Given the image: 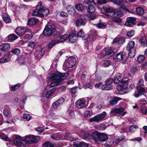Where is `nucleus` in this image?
<instances>
[{
  "label": "nucleus",
  "instance_id": "f8f14e48",
  "mask_svg": "<svg viewBox=\"0 0 147 147\" xmlns=\"http://www.w3.org/2000/svg\"><path fill=\"white\" fill-rule=\"evenodd\" d=\"M136 19L135 18L128 17L125 25L127 26H132L135 24Z\"/></svg>",
  "mask_w": 147,
  "mask_h": 147
},
{
  "label": "nucleus",
  "instance_id": "680f3d73",
  "mask_svg": "<svg viewBox=\"0 0 147 147\" xmlns=\"http://www.w3.org/2000/svg\"><path fill=\"white\" fill-rule=\"evenodd\" d=\"M128 79L126 77H124L122 80L121 81V82L122 83H126L128 82Z\"/></svg>",
  "mask_w": 147,
  "mask_h": 147
},
{
  "label": "nucleus",
  "instance_id": "bf43d9fd",
  "mask_svg": "<svg viewBox=\"0 0 147 147\" xmlns=\"http://www.w3.org/2000/svg\"><path fill=\"white\" fill-rule=\"evenodd\" d=\"M134 31H131L128 32L127 33V35L129 37H131L134 34Z\"/></svg>",
  "mask_w": 147,
  "mask_h": 147
},
{
  "label": "nucleus",
  "instance_id": "13d9d810",
  "mask_svg": "<svg viewBox=\"0 0 147 147\" xmlns=\"http://www.w3.org/2000/svg\"><path fill=\"white\" fill-rule=\"evenodd\" d=\"M141 112L144 114H145L147 113V109L145 107H142L140 109Z\"/></svg>",
  "mask_w": 147,
  "mask_h": 147
},
{
  "label": "nucleus",
  "instance_id": "2eb2a0df",
  "mask_svg": "<svg viewBox=\"0 0 147 147\" xmlns=\"http://www.w3.org/2000/svg\"><path fill=\"white\" fill-rule=\"evenodd\" d=\"M81 135L83 137L84 139L87 140H89L92 139H93V134L92 135V136L87 132L83 131L81 133Z\"/></svg>",
  "mask_w": 147,
  "mask_h": 147
},
{
  "label": "nucleus",
  "instance_id": "5fc2aeb1",
  "mask_svg": "<svg viewBox=\"0 0 147 147\" xmlns=\"http://www.w3.org/2000/svg\"><path fill=\"white\" fill-rule=\"evenodd\" d=\"M106 24L102 23H99L97 25V27L100 28H104L106 27Z\"/></svg>",
  "mask_w": 147,
  "mask_h": 147
},
{
  "label": "nucleus",
  "instance_id": "f704fd0d",
  "mask_svg": "<svg viewBox=\"0 0 147 147\" xmlns=\"http://www.w3.org/2000/svg\"><path fill=\"white\" fill-rule=\"evenodd\" d=\"M9 60V58L8 55L5 56L3 58L0 59V63H3L8 62Z\"/></svg>",
  "mask_w": 147,
  "mask_h": 147
},
{
  "label": "nucleus",
  "instance_id": "6e6552de",
  "mask_svg": "<svg viewBox=\"0 0 147 147\" xmlns=\"http://www.w3.org/2000/svg\"><path fill=\"white\" fill-rule=\"evenodd\" d=\"M76 63V59L73 57H71L68 58L67 60L64 65L67 68H71L75 65Z\"/></svg>",
  "mask_w": 147,
  "mask_h": 147
},
{
  "label": "nucleus",
  "instance_id": "58836bf2",
  "mask_svg": "<svg viewBox=\"0 0 147 147\" xmlns=\"http://www.w3.org/2000/svg\"><path fill=\"white\" fill-rule=\"evenodd\" d=\"M43 147H53L54 145L50 141H48L45 143L43 145Z\"/></svg>",
  "mask_w": 147,
  "mask_h": 147
},
{
  "label": "nucleus",
  "instance_id": "dca6fc26",
  "mask_svg": "<svg viewBox=\"0 0 147 147\" xmlns=\"http://www.w3.org/2000/svg\"><path fill=\"white\" fill-rule=\"evenodd\" d=\"M33 135L32 134L27 135L24 136V144H26V146L27 143H32V138H33Z\"/></svg>",
  "mask_w": 147,
  "mask_h": 147
},
{
  "label": "nucleus",
  "instance_id": "aec40b11",
  "mask_svg": "<svg viewBox=\"0 0 147 147\" xmlns=\"http://www.w3.org/2000/svg\"><path fill=\"white\" fill-rule=\"evenodd\" d=\"M125 39L123 37L116 38L113 40V42L117 43L119 44H122L125 42Z\"/></svg>",
  "mask_w": 147,
  "mask_h": 147
},
{
  "label": "nucleus",
  "instance_id": "9d476101",
  "mask_svg": "<svg viewBox=\"0 0 147 147\" xmlns=\"http://www.w3.org/2000/svg\"><path fill=\"white\" fill-rule=\"evenodd\" d=\"M48 9H46L43 11V13H42L37 9L33 11L32 13V15L34 16H36L40 17H44L45 16H47L49 13Z\"/></svg>",
  "mask_w": 147,
  "mask_h": 147
},
{
  "label": "nucleus",
  "instance_id": "09e8293b",
  "mask_svg": "<svg viewBox=\"0 0 147 147\" xmlns=\"http://www.w3.org/2000/svg\"><path fill=\"white\" fill-rule=\"evenodd\" d=\"M85 37L86 38H87L86 39L85 38L84 40L85 42H86L87 41L89 42L91 41L92 40H94L95 39V37H93L91 39V38L88 35L87 36H86Z\"/></svg>",
  "mask_w": 147,
  "mask_h": 147
},
{
  "label": "nucleus",
  "instance_id": "603ef678",
  "mask_svg": "<svg viewBox=\"0 0 147 147\" xmlns=\"http://www.w3.org/2000/svg\"><path fill=\"white\" fill-rule=\"evenodd\" d=\"M145 59V57L144 55H140L138 56V62H142Z\"/></svg>",
  "mask_w": 147,
  "mask_h": 147
},
{
  "label": "nucleus",
  "instance_id": "cd10ccee",
  "mask_svg": "<svg viewBox=\"0 0 147 147\" xmlns=\"http://www.w3.org/2000/svg\"><path fill=\"white\" fill-rule=\"evenodd\" d=\"M135 45V42L132 40L129 42L127 45L126 49L127 51H129L132 49Z\"/></svg>",
  "mask_w": 147,
  "mask_h": 147
},
{
  "label": "nucleus",
  "instance_id": "9b49d317",
  "mask_svg": "<svg viewBox=\"0 0 147 147\" xmlns=\"http://www.w3.org/2000/svg\"><path fill=\"white\" fill-rule=\"evenodd\" d=\"M124 109L122 108L113 109L111 110L110 112V114H119L121 115L122 116H123L127 113L126 112L124 111Z\"/></svg>",
  "mask_w": 147,
  "mask_h": 147
},
{
  "label": "nucleus",
  "instance_id": "69168bd1",
  "mask_svg": "<svg viewBox=\"0 0 147 147\" xmlns=\"http://www.w3.org/2000/svg\"><path fill=\"white\" fill-rule=\"evenodd\" d=\"M80 147H88V144L84 142H80Z\"/></svg>",
  "mask_w": 147,
  "mask_h": 147
},
{
  "label": "nucleus",
  "instance_id": "6e6d98bb",
  "mask_svg": "<svg viewBox=\"0 0 147 147\" xmlns=\"http://www.w3.org/2000/svg\"><path fill=\"white\" fill-rule=\"evenodd\" d=\"M64 101V99L63 97L60 98L58 100L56 101V102L58 103V105H60L62 104L63 103Z\"/></svg>",
  "mask_w": 147,
  "mask_h": 147
},
{
  "label": "nucleus",
  "instance_id": "de8ad7c7",
  "mask_svg": "<svg viewBox=\"0 0 147 147\" xmlns=\"http://www.w3.org/2000/svg\"><path fill=\"white\" fill-rule=\"evenodd\" d=\"M31 118L32 117L30 114H25L24 115V119H26L27 121H29L30 120Z\"/></svg>",
  "mask_w": 147,
  "mask_h": 147
},
{
  "label": "nucleus",
  "instance_id": "423d86ee",
  "mask_svg": "<svg viewBox=\"0 0 147 147\" xmlns=\"http://www.w3.org/2000/svg\"><path fill=\"white\" fill-rule=\"evenodd\" d=\"M68 38H69V36L67 34H65L62 36L58 40H54L51 41L49 44V47L51 49L53 46L56 44L65 41Z\"/></svg>",
  "mask_w": 147,
  "mask_h": 147
},
{
  "label": "nucleus",
  "instance_id": "37998d69",
  "mask_svg": "<svg viewBox=\"0 0 147 147\" xmlns=\"http://www.w3.org/2000/svg\"><path fill=\"white\" fill-rule=\"evenodd\" d=\"M11 52L14 54L18 55L20 53V51L18 49L15 48L12 50Z\"/></svg>",
  "mask_w": 147,
  "mask_h": 147
},
{
  "label": "nucleus",
  "instance_id": "4be33fe9",
  "mask_svg": "<svg viewBox=\"0 0 147 147\" xmlns=\"http://www.w3.org/2000/svg\"><path fill=\"white\" fill-rule=\"evenodd\" d=\"M139 43L143 47H147V40L145 36L141 37L139 40Z\"/></svg>",
  "mask_w": 147,
  "mask_h": 147
},
{
  "label": "nucleus",
  "instance_id": "412c9836",
  "mask_svg": "<svg viewBox=\"0 0 147 147\" xmlns=\"http://www.w3.org/2000/svg\"><path fill=\"white\" fill-rule=\"evenodd\" d=\"M36 9L42 13H43V11L45 10L48 9L42 5V3L41 2H39L38 4L36 6Z\"/></svg>",
  "mask_w": 147,
  "mask_h": 147
},
{
  "label": "nucleus",
  "instance_id": "a19ab883",
  "mask_svg": "<svg viewBox=\"0 0 147 147\" xmlns=\"http://www.w3.org/2000/svg\"><path fill=\"white\" fill-rule=\"evenodd\" d=\"M33 138H32V143L38 142L40 140V138L38 136H35L33 135Z\"/></svg>",
  "mask_w": 147,
  "mask_h": 147
},
{
  "label": "nucleus",
  "instance_id": "49530a36",
  "mask_svg": "<svg viewBox=\"0 0 147 147\" xmlns=\"http://www.w3.org/2000/svg\"><path fill=\"white\" fill-rule=\"evenodd\" d=\"M77 37H83L84 36V33L82 30H80L76 34Z\"/></svg>",
  "mask_w": 147,
  "mask_h": 147
},
{
  "label": "nucleus",
  "instance_id": "e433bc0d",
  "mask_svg": "<svg viewBox=\"0 0 147 147\" xmlns=\"http://www.w3.org/2000/svg\"><path fill=\"white\" fill-rule=\"evenodd\" d=\"M95 10V7L93 5H90L87 9V11L89 13H93Z\"/></svg>",
  "mask_w": 147,
  "mask_h": 147
},
{
  "label": "nucleus",
  "instance_id": "c03bdc74",
  "mask_svg": "<svg viewBox=\"0 0 147 147\" xmlns=\"http://www.w3.org/2000/svg\"><path fill=\"white\" fill-rule=\"evenodd\" d=\"M0 138L6 141H8L9 140V139L4 134L1 133H0Z\"/></svg>",
  "mask_w": 147,
  "mask_h": 147
},
{
  "label": "nucleus",
  "instance_id": "7c9ffc66",
  "mask_svg": "<svg viewBox=\"0 0 147 147\" xmlns=\"http://www.w3.org/2000/svg\"><path fill=\"white\" fill-rule=\"evenodd\" d=\"M3 113L4 115L7 117H10L11 113L10 111V108L8 106L5 107L3 111Z\"/></svg>",
  "mask_w": 147,
  "mask_h": 147
},
{
  "label": "nucleus",
  "instance_id": "052dcab7",
  "mask_svg": "<svg viewBox=\"0 0 147 147\" xmlns=\"http://www.w3.org/2000/svg\"><path fill=\"white\" fill-rule=\"evenodd\" d=\"M51 138L55 140H59L60 138H59L56 134H54L51 136Z\"/></svg>",
  "mask_w": 147,
  "mask_h": 147
},
{
  "label": "nucleus",
  "instance_id": "ea45409f",
  "mask_svg": "<svg viewBox=\"0 0 147 147\" xmlns=\"http://www.w3.org/2000/svg\"><path fill=\"white\" fill-rule=\"evenodd\" d=\"M129 51L128 53L129 57L130 58L133 57L135 55L136 50L134 49H132Z\"/></svg>",
  "mask_w": 147,
  "mask_h": 147
},
{
  "label": "nucleus",
  "instance_id": "2f4dec72",
  "mask_svg": "<svg viewBox=\"0 0 147 147\" xmlns=\"http://www.w3.org/2000/svg\"><path fill=\"white\" fill-rule=\"evenodd\" d=\"M38 21L37 19L36 18H32L29 19L28 21V23L29 25L36 24Z\"/></svg>",
  "mask_w": 147,
  "mask_h": 147
},
{
  "label": "nucleus",
  "instance_id": "c85d7f7f",
  "mask_svg": "<svg viewBox=\"0 0 147 147\" xmlns=\"http://www.w3.org/2000/svg\"><path fill=\"white\" fill-rule=\"evenodd\" d=\"M113 16L115 18H119L123 16L122 12L119 9L116 10L113 15Z\"/></svg>",
  "mask_w": 147,
  "mask_h": 147
},
{
  "label": "nucleus",
  "instance_id": "6ab92c4d",
  "mask_svg": "<svg viewBox=\"0 0 147 147\" xmlns=\"http://www.w3.org/2000/svg\"><path fill=\"white\" fill-rule=\"evenodd\" d=\"M146 92V91L144 88L138 85V97L143 95L146 97V95L145 94Z\"/></svg>",
  "mask_w": 147,
  "mask_h": 147
},
{
  "label": "nucleus",
  "instance_id": "7ed1b4c3",
  "mask_svg": "<svg viewBox=\"0 0 147 147\" xmlns=\"http://www.w3.org/2000/svg\"><path fill=\"white\" fill-rule=\"evenodd\" d=\"M14 144L18 147H26V144L24 142V138H22L21 136L15 135L13 136Z\"/></svg>",
  "mask_w": 147,
  "mask_h": 147
},
{
  "label": "nucleus",
  "instance_id": "39448f33",
  "mask_svg": "<svg viewBox=\"0 0 147 147\" xmlns=\"http://www.w3.org/2000/svg\"><path fill=\"white\" fill-rule=\"evenodd\" d=\"M114 60L117 61H119L124 60L122 62L123 64H125L126 60L127 58V56L125 53L124 52H121L113 56Z\"/></svg>",
  "mask_w": 147,
  "mask_h": 147
},
{
  "label": "nucleus",
  "instance_id": "3c124183",
  "mask_svg": "<svg viewBox=\"0 0 147 147\" xmlns=\"http://www.w3.org/2000/svg\"><path fill=\"white\" fill-rule=\"evenodd\" d=\"M137 128V127L135 125H133L131 126L129 128L130 132H133L136 131Z\"/></svg>",
  "mask_w": 147,
  "mask_h": 147
},
{
  "label": "nucleus",
  "instance_id": "774afa93",
  "mask_svg": "<svg viewBox=\"0 0 147 147\" xmlns=\"http://www.w3.org/2000/svg\"><path fill=\"white\" fill-rule=\"evenodd\" d=\"M35 44L33 42H32L30 43L28 45V47H31L32 48H34L35 47Z\"/></svg>",
  "mask_w": 147,
  "mask_h": 147
},
{
  "label": "nucleus",
  "instance_id": "c9c22d12",
  "mask_svg": "<svg viewBox=\"0 0 147 147\" xmlns=\"http://www.w3.org/2000/svg\"><path fill=\"white\" fill-rule=\"evenodd\" d=\"M103 9L105 12L109 13H111L114 11V9L113 8L107 6H104Z\"/></svg>",
  "mask_w": 147,
  "mask_h": 147
},
{
  "label": "nucleus",
  "instance_id": "79ce46f5",
  "mask_svg": "<svg viewBox=\"0 0 147 147\" xmlns=\"http://www.w3.org/2000/svg\"><path fill=\"white\" fill-rule=\"evenodd\" d=\"M76 9L78 11H82L83 10V6L82 4H78L76 6Z\"/></svg>",
  "mask_w": 147,
  "mask_h": 147
},
{
  "label": "nucleus",
  "instance_id": "f03ea898",
  "mask_svg": "<svg viewBox=\"0 0 147 147\" xmlns=\"http://www.w3.org/2000/svg\"><path fill=\"white\" fill-rule=\"evenodd\" d=\"M56 31L55 26L54 24L51 23H48L46 26L43 31L44 35L46 36L51 35Z\"/></svg>",
  "mask_w": 147,
  "mask_h": 147
},
{
  "label": "nucleus",
  "instance_id": "5701e85b",
  "mask_svg": "<svg viewBox=\"0 0 147 147\" xmlns=\"http://www.w3.org/2000/svg\"><path fill=\"white\" fill-rule=\"evenodd\" d=\"M10 48V44L8 43H3L0 46V49L4 51L8 50Z\"/></svg>",
  "mask_w": 147,
  "mask_h": 147
},
{
  "label": "nucleus",
  "instance_id": "8fccbe9b",
  "mask_svg": "<svg viewBox=\"0 0 147 147\" xmlns=\"http://www.w3.org/2000/svg\"><path fill=\"white\" fill-rule=\"evenodd\" d=\"M144 14L143 9L141 7H138V15L142 16Z\"/></svg>",
  "mask_w": 147,
  "mask_h": 147
},
{
  "label": "nucleus",
  "instance_id": "a18cd8bd",
  "mask_svg": "<svg viewBox=\"0 0 147 147\" xmlns=\"http://www.w3.org/2000/svg\"><path fill=\"white\" fill-rule=\"evenodd\" d=\"M105 51L106 54L107 55H112L113 53V52L111 48L106 49Z\"/></svg>",
  "mask_w": 147,
  "mask_h": 147
},
{
  "label": "nucleus",
  "instance_id": "f3484780",
  "mask_svg": "<svg viewBox=\"0 0 147 147\" xmlns=\"http://www.w3.org/2000/svg\"><path fill=\"white\" fill-rule=\"evenodd\" d=\"M45 50L46 48L45 47H43L41 50V54H40L39 53H36L35 55V59L38 60H39L41 58L42 56L44 54Z\"/></svg>",
  "mask_w": 147,
  "mask_h": 147
},
{
  "label": "nucleus",
  "instance_id": "a211bd4d",
  "mask_svg": "<svg viewBox=\"0 0 147 147\" xmlns=\"http://www.w3.org/2000/svg\"><path fill=\"white\" fill-rule=\"evenodd\" d=\"M73 33H71L69 35V41L71 42L74 43L76 42L77 40V36L76 34Z\"/></svg>",
  "mask_w": 147,
  "mask_h": 147
},
{
  "label": "nucleus",
  "instance_id": "bb28decb",
  "mask_svg": "<svg viewBox=\"0 0 147 147\" xmlns=\"http://www.w3.org/2000/svg\"><path fill=\"white\" fill-rule=\"evenodd\" d=\"M113 3L121 7H123L125 5L123 0H111Z\"/></svg>",
  "mask_w": 147,
  "mask_h": 147
},
{
  "label": "nucleus",
  "instance_id": "72a5a7b5",
  "mask_svg": "<svg viewBox=\"0 0 147 147\" xmlns=\"http://www.w3.org/2000/svg\"><path fill=\"white\" fill-rule=\"evenodd\" d=\"M121 99V98L119 97H115L110 101V103L111 104L114 105L116 104Z\"/></svg>",
  "mask_w": 147,
  "mask_h": 147
},
{
  "label": "nucleus",
  "instance_id": "4468645a",
  "mask_svg": "<svg viewBox=\"0 0 147 147\" xmlns=\"http://www.w3.org/2000/svg\"><path fill=\"white\" fill-rule=\"evenodd\" d=\"M85 100L82 98L78 100L76 102V106L78 108H81L85 106Z\"/></svg>",
  "mask_w": 147,
  "mask_h": 147
},
{
  "label": "nucleus",
  "instance_id": "c756f323",
  "mask_svg": "<svg viewBox=\"0 0 147 147\" xmlns=\"http://www.w3.org/2000/svg\"><path fill=\"white\" fill-rule=\"evenodd\" d=\"M67 12L71 15H74L75 13V10L73 6L69 5L66 8Z\"/></svg>",
  "mask_w": 147,
  "mask_h": 147
},
{
  "label": "nucleus",
  "instance_id": "0eeeda50",
  "mask_svg": "<svg viewBox=\"0 0 147 147\" xmlns=\"http://www.w3.org/2000/svg\"><path fill=\"white\" fill-rule=\"evenodd\" d=\"M107 113L105 111H103L100 114H98L94 117L89 119V121L91 122H98L101 121L106 116Z\"/></svg>",
  "mask_w": 147,
  "mask_h": 147
},
{
  "label": "nucleus",
  "instance_id": "ddd939ff",
  "mask_svg": "<svg viewBox=\"0 0 147 147\" xmlns=\"http://www.w3.org/2000/svg\"><path fill=\"white\" fill-rule=\"evenodd\" d=\"M26 31V29L23 27H19L15 30L16 33L19 36L24 35Z\"/></svg>",
  "mask_w": 147,
  "mask_h": 147
},
{
  "label": "nucleus",
  "instance_id": "a878e982",
  "mask_svg": "<svg viewBox=\"0 0 147 147\" xmlns=\"http://www.w3.org/2000/svg\"><path fill=\"white\" fill-rule=\"evenodd\" d=\"M2 16L3 20L5 22L9 23L11 21V19L7 14L5 13H3Z\"/></svg>",
  "mask_w": 147,
  "mask_h": 147
},
{
  "label": "nucleus",
  "instance_id": "338daca9",
  "mask_svg": "<svg viewBox=\"0 0 147 147\" xmlns=\"http://www.w3.org/2000/svg\"><path fill=\"white\" fill-rule=\"evenodd\" d=\"M100 129V130H104L106 128V127L105 125L104 124H100L99 125Z\"/></svg>",
  "mask_w": 147,
  "mask_h": 147
},
{
  "label": "nucleus",
  "instance_id": "473e14b6",
  "mask_svg": "<svg viewBox=\"0 0 147 147\" xmlns=\"http://www.w3.org/2000/svg\"><path fill=\"white\" fill-rule=\"evenodd\" d=\"M7 37L8 39V40L11 42L17 39L18 37L14 34H11L8 35Z\"/></svg>",
  "mask_w": 147,
  "mask_h": 147
},
{
  "label": "nucleus",
  "instance_id": "864d4df0",
  "mask_svg": "<svg viewBox=\"0 0 147 147\" xmlns=\"http://www.w3.org/2000/svg\"><path fill=\"white\" fill-rule=\"evenodd\" d=\"M66 136L68 138V139H69L71 141H74L76 140V139H75L74 138H73L71 136V134L69 133H66Z\"/></svg>",
  "mask_w": 147,
  "mask_h": 147
},
{
  "label": "nucleus",
  "instance_id": "4d7b16f0",
  "mask_svg": "<svg viewBox=\"0 0 147 147\" xmlns=\"http://www.w3.org/2000/svg\"><path fill=\"white\" fill-rule=\"evenodd\" d=\"M20 86V85L18 84H17L13 86H11V91H15L16 90L18 89Z\"/></svg>",
  "mask_w": 147,
  "mask_h": 147
},
{
  "label": "nucleus",
  "instance_id": "4c0bfd02",
  "mask_svg": "<svg viewBox=\"0 0 147 147\" xmlns=\"http://www.w3.org/2000/svg\"><path fill=\"white\" fill-rule=\"evenodd\" d=\"M102 63V66L104 67H108L110 65V62L109 60H104Z\"/></svg>",
  "mask_w": 147,
  "mask_h": 147
},
{
  "label": "nucleus",
  "instance_id": "20e7f679",
  "mask_svg": "<svg viewBox=\"0 0 147 147\" xmlns=\"http://www.w3.org/2000/svg\"><path fill=\"white\" fill-rule=\"evenodd\" d=\"M93 140L96 142H105L107 139V136L104 133H100L97 131L93 133Z\"/></svg>",
  "mask_w": 147,
  "mask_h": 147
},
{
  "label": "nucleus",
  "instance_id": "b1692460",
  "mask_svg": "<svg viewBox=\"0 0 147 147\" xmlns=\"http://www.w3.org/2000/svg\"><path fill=\"white\" fill-rule=\"evenodd\" d=\"M86 23V20L85 19L80 18L78 19L76 22V24L77 26H84Z\"/></svg>",
  "mask_w": 147,
  "mask_h": 147
},
{
  "label": "nucleus",
  "instance_id": "1a4fd4ad",
  "mask_svg": "<svg viewBox=\"0 0 147 147\" xmlns=\"http://www.w3.org/2000/svg\"><path fill=\"white\" fill-rule=\"evenodd\" d=\"M113 82L112 78H108L105 81V84L102 86V88L104 90H109L112 88L111 84Z\"/></svg>",
  "mask_w": 147,
  "mask_h": 147
},
{
  "label": "nucleus",
  "instance_id": "e2e57ef3",
  "mask_svg": "<svg viewBox=\"0 0 147 147\" xmlns=\"http://www.w3.org/2000/svg\"><path fill=\"white\" fill-rule=\"evenodd\" d=\"M26 59H27V58H25L24 56H22L20 58L19 61L20 63H23L24 62H25Z\"/></svg>",
  "mask_w": 147,
  "mask_h": 147
},
{
  "label": "nucleus",
  "instance_id": "393cba45",
  "mask_svg": "<svg viewBox=\"0 0 147 147\" xmlns=\"http://www.w3.org/2000/svg\"><path fill=\"white\" fill-rule=\"evenodd\" d=\"M122 78V75L120 74H117L115 76L113 81L114 84H118L121 81Z\"/></svg>",
  "mask_w": 147,
  "mask_h": 147
},
{
  "label": "nucleus",
  "instance_id": "f257e3e1",
  "mask_svg": "<svg viewBox=\"0 0 147 147\" xmlns=\"http://www.w3.org/2000/svg\"><path fill=\"white\" fill-rule=\"evenodd\" d=\"M50 76L48 77L50 80L53 81L49 85L50 87L60 85L63 83V80H64L69 75L67 72L61 73L59 72L51 73L49 74Z\"/></svg>",
  "mask_w": 147,
  "mask_h": 147
},
{
  "label": "nucleus",
  "instance_id": "0e129e2a",
  "mask_svg": "<svg viewBox=\"0 0 147 147\" xmlns=\"http://www.w3.org/2000/svg\"><path fill=\"white\" fill-rule=\"evenodd\" d=\"M80 142L78 141L74 142H73V144L77 147H80Z\"/></svg>",
  "mask_w": 147,
  "mask_h": 147
}]
</instances>
